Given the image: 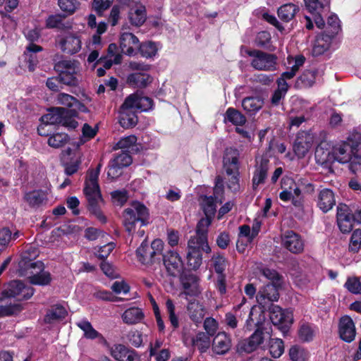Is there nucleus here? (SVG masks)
I'll return each instance as SVG.
<instances>
[{
	"label": "nucleus",
	"instance_id": "6e6d98bb",
	"mask_svg": "<svg viewBox=\"0 0 361 361\" xmlns=\"http://www.w3.org/2000/svg\"><path fill=\"white\" fill-rule=\"evenodd\" d=\"M212 265L218 275L224 274L227 267V261L224 257L220 255H214L212 257Z\"/></svg>",
	"mask_w": 361,
	"mask_h": 361
},
{
	"label": "nucleus",
	"instance_id": "9d476101",
	"mask_svg": "<svg viewBox=\"0 0 361 361\" xmlns=\"http://www.w3.org/2000/svg\"><path fill=\"white\" fill-rule=\"evenodd\" d=\"M317 142V135L311 130L298 133L293 150L298 158H303Z\"/></svg>",
	"mask_w": 361,
	"mask_h": 361
},
{
	"label": "nucleus",
	"instance_id": "37998d69",
	"mask_svg": "<svg viewBox=\"0 0 361 361\" xmlns=\"http://www.w3.org/2000/svg\"><path fill=\"white\" fill-rule=\"evenodd\" d=\"M264 102L259 97H249L242 102V106L245 111L250 113H256L263 106Z\"/></svg>",
	"mask_w": 361,
	"mask_h": 361
},
{
	"label": "nucleus",
	"instance_id": "0eeeda50",
	"mask_svg": "<svg viewBox=\"0 0 361 361\" xmlns=\"http://www.w3.org/2000/svg\"><path fill=\"white\" fill-rule=\"evenodd\" d=\"M240 53L252 57L250 64L252 68L258 71H272L276 70V58L274 55L259 50H248L241 47Z\"/></svg>",
	"mask_w": 361,
	"mask_h": 361
},
{
	"label": "nucleus",
	"instance_id": "ddd939ff",
	"mask_svg": "<svg viewBox=\"0 0 361 361\" xmlns=\"http://www.w3.org/2000/svg\"><path fill=\"white\" fill-rule=\"evenodd\" d=\"M4 294L7 297H18L19 300L29 299L34 294V288L20 281L15 280L8 284Z\"/></svg>",
	"mask_w": 361,
	"mask_h": 361
},
{
	"label": "nucleus",
	"instance_id": "f3484780",
	"mask_svg": "<svg viewBox=\"0 0 361 361\" xmlns=\"http://www.w3.org/2000/svg\"><path fill=\"white\" fill-rule=\"evenodd\" d=\"M282 245L294 254H298L304 250V241L301 236L293 231L286 232L281 238Z\"/></svg>",
	"mask_w": 361,
	"mask_h": 361
},
{
	"label": "nucleus",
	"instance_id": "f03ea898",
	"mask_svg": "<svg viewBox=\"0 0 361 361\" xmlns=\"http://www.w3.org/2000/svg\"><path fill=\"white\" fill-rule=\"evenodd\" d=\"M102 165L98 164L95 169L89 170L84 188V193L88 202L89 210L102 222L105 223L106 218L99 209V204L102 202L100 188L98 184V178Z\"/></svg>",
	"mask_w": 361,
	"mask_h": 361
},
{
	"label": "nucleus",
	"instance_id": "a878e982",
	"mask_svg": "<svg viewBox=\"0 0 361 361\" xmlns=\"http://www.w3.org/2000/svg\"><path fill=\"white\" fill-rule=\"evenodd\" d=\"M240 152L233 147L227 148L224 156V166L228 175L237 173L239 169Z\"/></svg>",
	"mask_w": 361,
	"mask_h": 361
},
{
	"label": "nucleus",
	"instance_id": "b1692460",
	"mask_svg": "<svg viewBox=\"0 0 361 361\" xmlns=\"http://www.w3.org/2000/svg\"><path fill=\"white\" fill-rule=\"evenodd\" d=\"M126 106H130L135 112L147 111L152 109L153 106L152 100L138 94H131L126 100Z\"/></svg>",
	"mask_w": 361,
	"mask_h": 361
},
{
	"label": "nucleus",
	"instance_id": "4c0bfd02",
	"mask_svg": "<svg viewBox=\"0 0 361 361\" xmlns=\"http://www.w3.org/2000/svg\"><path fill=\"white\" fill-rule=\"evenodd\" d=\"M143 317L142 310L135 307L127 309L121 316L123 322L127 324H137L142 320Z\"/></svg>",
	"mask_w": 361,
	"mask_h": 361
},
{
	"label": "nucleus",
	"instance_id": "f8f14e48",
	"mask_svg": "<svg viewBox=\"0 0 361 361\" xmlns=\"http://www.w3.org/2000/svg\"><path fill=\"white\" fill-rule=\"evenodd\" d=\"M231 347L232 340L228 333L219 331L213 337L211 344L213 355H225L231 350Z\"/></svg>",
	"mask_w": 361,
	"mask_h": 361
},
{
	"label": "nucleus",
	"instance_id": "338daca9",
	"mask_svg": "<svg viewBox=\"0 0 361 361\" xmlns=\"http://www.w3.org/2000/svg\"><path fill=\"white\" fill-rule=\"evenodd\" d=\"M18 0H0V13H10L18 6Z\"/></svg>",
	"mask_w": 361,
	"mask_h": 361
},
{
	"label": "nucleus",
	"instance_id": "20e7f679",
	"mask_svg": "<svg viewBox=\"0 0 361 361\" xmlns=\"http://www.w3.org/2000/svg\"><path fill=\"white\" fill-rule=\"evenodd\" d=\"M307 11L310 16H305V26L307 30H312L314 27L313 22L319 29H324L325 26L324 17L330 11L331 0H303Z\"/></svg>",
	"mask_w": 361,
	"mask_h": 361
},
{
	"label": "nucleus",
	"instance_id": "6ab92c4d",
	"mask_svg": "<svg viewBox=\"0 0 361 361\" xmlns=\"http://www.w3.org/2000/svg\"><path fill=\"white\" fill-rule=\"evenodd\" d=\"M255 161V170L252 178L254 187L264 182L269 169V160L267 156H257Z\"/></svg>",
	"mask_w": 361,
	"mask_h": 361
},
{
	"label": "nucleus",
	"instance_id": "1a4fd4ad",
	"mask_svg": "<svg viewBox=\"0 0 361 361\" xmlns=\"http://www.w3.org/2000/svg\"><path fill=\"white\" fill-rule=\"evenodd\" d=\"M41 121L48 126L61 124L68 128H75L78 122L69 115L68 109L63 107H55L41 118Z\"/></svg>",
	"mask_w": 361,
	"mask_h": 361
},
{
	"label": "nucleus",
	"instance_id": "0e129e2a",
	"mask_svg": "<svg viewBox=\"0 0 361 361\" xmlns=\"http://www.w3.org/2000/svg\"><path fill=\"white\" fill-rule=\"evenodd\" d=\"M59 6L63 11L71 14L78 8V2L76 0H59Z\"/></svg>",
	"mask_w": 361,
	"mask_h": 361
},
{
	"label": "nucleus",
	"instance_id": "bb28decb",
	"mask_svg": "<svg viewBox=\"0 0 361 361\" xmlns=\"http://www.w3.org/2000/svg\"><path fill=\"white\" fill-rule=\"evenodd\" d=\"M199 281V279L194 274L185 275L181 279L183 288L182 294L185 295L186 299L188 300V296L197 297L200 294L201 289Z\"/></svg>",
	"mask_w": 361,
	"mask_h": 361
},
{
	"label": "nucleus",
	"instance_id": "473e14b6",
	"mask_svg": "<svg viewBox=\"0 0 361 361\" xmlns=\"http://www.w3.org/2000/svg\"><path fill=\"white\" fill-rule=\"evenodd\" d=\"M336 204L333 191L328 188H324L318 195L317 205L324 212H327L333 208Z\"/></svg>",
	"mask_w": 361,
	"mask_h": 361
},
{
	"label": "nucleus",
	"instance_id": "9b49d317",
	"mask_svg": "<svg viewBox=\"0 0 361 361\" xmlns=\"http://www.w3.org/2000/svg\"><path fill=\"white\" fill-rule=\"evenodd\" d=\"M269 317L274 325L278 326L281 331L286 334L293 323V313L283 310L278 305H273L270 309Z\"/></svg>",
	"mask_w": 361,
	"mask_h": 361
},
{
	"label": "nucleus",
	"instance_id": "864d4df0",
	"mask_svg": "<svg viewBox=\"0 0 361 361\" xmlns=\"http://www.w3.org/2000/svg\"><path fill=\"white\" fill-rule=\"evenodd\" d=\"M68 140V136L66 133H56L48 139V144L50 147L59 148L63 147Z\"/></svg>",
	"mask_w": 361,
	"mask_h": 361
},
{
	"label": "nucleus",
	"instance_id": "4d7b16f0",
	"mask_svg": "<svg viewBox=\"0 0 361 361\" xmlns=\"http://www.w3.org/2000/svg\"><path fill=\"white\" fill-rule=\"evenodd\" d=\"M111 161L115 166H118L123 169L131 164L132 159L128 153L122 151L121 153L118 154Z\"/></svg>",
	"mask_w": 361,
	"mask_h": 361
},
{
	"label": "nucleus",
	"instance_id": "2f4dec72",
	"mask_svg": "<svg viewBox=\"0 0 361 361\" xmlns=\"http://www.w3.org/2000/svg\"><path fill=\"white\" fill-rule=\"evenodd\" d=\"M333 39L332 36L328 35L326 31L319 35L312 47V55L318 56L324 54L329 49Z\"/></svg>",
	"mask_w": 361,
	"mask_h": 361
},
{
	"label": "nucleus",
	"instance_id": "2eb2a0df",
	"mask_svg": "<svg viewBox=\"0 0 361 361\" xmlns=\"http://www.w3.org/2000/svg\"><path fill=\"white\" fill-rule=\"evenodd\" d=\"M187 264L190 269L196 270L202 264V257L201 250L204 252L203 245L195 240H189L188 243Z\"/></svg>",
	"mask_w": 361,
	"mask_h": 361
},
{
	"label": "nucleus",
	"instance_id": "dca6fc26",
	"mask_svg": "<svg viewBox=\"0 0 361 361\" xmlns=\"http://www.w3.org/2000/svg\"><path fill=\"white\" fill-rule=\"evenodd\" d=\"M119 44L124 54L134 56L137 54L140 40L134 34L128 32H122L120 35Z\"/></svg>",
	"mask_w": 361,
	"mask_h": 361
},
{
	"label": "nucleus",
	"instance_id": "f257e3e1",
	"mask_svg": "<svg viewBox=\"0 0 361 361\" xmlns=\"http://www.w3.org/2000/svg\"><path fill=\"white\" fill-rule=\"evenodd\" d=\"M332 150L334 161L356 164L361 158V134L352 132L346 140L334 145Z\"/></svg>",
	"mask_w": 361,
	"mask_h": 361
},
{
	"label": "nucleus",
	"instance_id": "e433bc0d",
	"mask_svg": "<svg viewBox=\"0 0 361 361\" xmlns=\"http://www.w3.org/2000/svg\"><path fill=\"white\" fill-rule=\"evenodd\" d=\"M337 223L342 233H348L353 228V219L345 209L338 208Z\"/></svg>",
	"mask_w": 361,
	"mask_h": 361
},
{
	"label": "nucleus",
	"instance_id": "ea45409f",
	"mask_svg": "<svg viewBox=\"0 0 361 361\" xmlns=\"http://www.w3.org/2000/svg\"><path fill=\"white\" fill-rule=\"evenodd\" d=\"M224 123H231L234 126H243L246 122V118L239 111L233 108H228L224 118Z\"/></svg>",
	"mask_w": 361,
	"mask_h": 361
},
{
	"label": "nucleus",
	"instance_id": "c85d7f7f",
	"mask_svg": "<svg viewBox=\"0 0 361 361\" xmlns=\"http://www.w3.org/2000/svg\"><path fill=\"white\" fill-rule=\"evenodd\" d=\"M59 44L61 49L69 54L78 52L81 49V40L80 37L73 34H68L60 39Z\"/></svg>",
	"mask_w": 361,
	"mask_h": 361
},
{
	"label": "nucleus",
	"instance_id": "09e8293b",
	"mask_svg": "<svg viewBox=\"0 0 361 361\" xmlns=\"http://www.w3.org/2000/svg\"><path fill=\"white\" fill-rule=\"evenodd\" d=\"M158 51V47L156 43L152 42H147L140 44L137 49L142 56L145 58H152L154 56Z\"/></svg>",
	"mask_w": 361,
	"mask_h": 361
},
{
	"label": "nucleus",
	"instance_id": "7c9ffc66",
	"mask_svg": "<svg viewBox=\"0 0 361 361\" xmlns=\"http://www.w3.org/2000/svg\"><path fill=\"white\" fill-rule=\"evenodd\" d=\"M137 122L136 112L130 107L126 106V102L123 104L119 114V123L124 128L135 126Z\"/></svg>",
	"mask_w": 361,
	"mask_h": 361
},
{
	"label": "nucleus",
	"instance_id": "de8ad7c7",
	"mask_svg": "<svg viewBox=\"0 0 361 361\" xmlns=\"http://www.w3.org/2000/svg\"><path fill=\"white\" fill-rule=\"evenodd\" d=\"M77 325L83 331L84 336L86 338L94 339L97 338H101L104 339L102 335L93 328L90 322L88 321H80L77 324Z\"/></svg>",
	"mask_w": 361,
	"mask_h": 361
},
{
	"label": "nucleus",
	"instance_id": "5fc2aeb1",
	"mask_svg": "<svg viewBox=\"0 0 361 361\" xmlns=\"http://www.w3.org/2000/svg\"><path fill=\"white\" fill-rule=\"evenodd\" d=\"M344 286L353 294H361V282L357 277H349Z\"/></svg>",
	"mask_w": 361,
	"mask_h": 361
},
{
	"label": "nucleus",
	"instance_id": "49530a36",
	"mask_svg": "<svg viewBox=\"0 0 361 361\" xmlns=\"http://www.w3.org/2000/svg\"><path fill=\"white\" fill-rule=\"evenodd\" d=\"M262 335V331L259 330L255 331L247 340L245 345V350L247 353H251L256 350L263 342Z\"/></svg>",
	"mask_w": 361,
	"mask_h": 361
},
{
	"label": "nucleus",
	"instance_id": "603ef678",
	"mask_svg": "<svg viewBox=\"0 0 361 361\" xmlns=\"http://www.w3.org/2000/svg\"><path fill=\"white\" fill-rule=\"evenodd\" d=\"M289 356L292 361H306L308 353L304 348L295 345L289 350Z\"/></svg>",
	"mask_w": 361,
	"mask_h": 361
},
{
	"label": "nucleus",
	"instance_id": "c756f323",
	"mask_svg": "<svg viewBox=\"0 0 361 361\" xmlns=\"http://www.w3.org/2000/svg\"><path fill=\"white\" fill-rule=\"evenodd\" d=\"M128 20L131 25L140 27L147 20V11L145 6L141 3H135L128 12Z\"/></svg>",
	"mask_w": 361,
	"mask_h": 361
},
{
	"label": "nucleus",
	"instance_id": "79ce46f5",
	"mask_svg": "<svg viewBox=\"0 0 361 361\" xmlns=\"http://www.w3.org/2000/svg\"><path fill=\"white\" fill-rule=\"evenodd\" d=\"M42 47L35 44H30L27 46V49L25 52L26 60L28 63V68L30 71H33L38 63V60L36 56V53L42 51Z\"/></svg>",
	"mask_w": 361,
	"mask_h": 361
},
{
	"label": "nucleus",
	"instance_id": "a19ab883",
	"mask_svg": "<svg viewBox=\"0 0 361 361\" xmlns=\"http://www.w3.org/2000/svg\"><path fill=\"white\" fill-rule=\"evenodd\" d=\"M299 11V7L294 4H286L278 9L279 17L283 21L291 20Z\"/></svg>",
	"mask_w": 361,
	"mask_h": 361
},
{
	"label": "nucleus",
	"instance_id": "4468645a",
	"mask_svg": "<svg viewBox=\"0 0 361 361\" xmlns=\"http://www.w3.org/2000/svg\"><path fill=\"white\" fill-rule=\"evenodd\" d=\"M56 104L66 106L70 108V110H68L69 112V115L75 118L78 116L79 112H87V108L80 101H78L75 97L66 94V93H59L56 98Z\"/></svg>",
	"mask_w": 361,
	"mask_h": 361
},
{
	"label": "nucleus",
	"instance_id": "3c124183",
	"mask_svg": "<svg viewBox=\"0 0 361 361\" xmlns=\"http://www.w3.org/2000/svg\"><path fill=\"white\" fill-rule=\"evenodd\" d=\"M25 200L31 207H38L44 200V194L42 191H32L25 194Z\"/></svg>",
	"mask_w": 361,
	"mask_h": 361
},
{
	"label": "nucleus",
	"instance_id": "72a5a7b5",
	"mask_svg": "<svg viewBox=\"0 0 361 361\" xmlns=\"http://www.w3.org/2000/svg\"><path fill=\"white\" fill-rule=\"evenodd\" d=\"M328 144L321 142L318 145L315 150V159L321 165L328 164L334 162L333 150L329 151Z\"/></svg>",
	"mask_w": 361,
	"mask_h": 361
},
{
	"label": "nucleus",
	"instance_id": "a211bd4d",
	"mask_svg": "<svg viewBox=\"0 0 361 361\" xmlns=\"http://www.w3.org/2000/svg\"><path fill=\"white\" fill-rule=\"evenodd\" d=\"M161 258L169 274L176 276L182 271L183 264L178 252L168 251L165 255L162 254Z\"/></svg>",
	"mask_w": 361,
	"mask_h": 361
},
{
	"label": "nucleus",
	"instance_id": "7ed1b4c3",
	"mask_svg": "<svg viewBox=\"0 0 361 361\" xmlns=\"http://www.w3.org/2000/svg\"><path fill=\"white\" fill-rule=\"evenodd\" d=\"M149 223L148 209L140 202L131 203L123 212V224L129 234L135 232L137 224H140L142 227L147 226Z\"/></svg>",
	"mask_w": 361,
	"mask_h": 361
},
{
	"label": "nucleus",
	"instance_id": "6e6552de",
	"mask_svg": "<svg viewBox=\"0 0 361 361\" xmlns=\"http://www.w3.org/2000/svg\"><path fill=\"white\" fill-rule=\"evenodd\" d=\"M27 257L23 255L22 260L20 262V267L27 266L31 271L27 279L32 285L47 286L51 281V274L49 271L44 270V264L38 261L35 262H26Z\"/></svg>",
	"mask_w": 361,
	"mask_h": 361
},
{
	"label": "nucleus",
	"instance_id": "e2e57ef3",
	"mask_svg": "<svg viewBox=\"0 0 361 361\" xmlns=\"http://www.w3.org/2000/svg\"><path fill=\"white\" fill-rule=\"evenodd\" d=\"M351 251L356 252L361 248V231L356 229L353 231L349 244Z\"/></svg>",
	"mask_w": 361,
	"mask_h": 361
},
{
	"label": "nucleus",
	"instance_id": "c9c22d12",
	"mask_svg": "<svg viewBox=\"0 0 361 361\" xmlns=\"http://www.w3.org/2000/svg\"><path fill=\"white\" fill-rule=\"evenodd\" d=\"M151 82V76L145 72L131 73L127 77L128 84L134 87H145Z\"/></svg>",
	"mask_w": 361,
	"mask_h": 361
},
{
	"label": "nucleus",
	"instance_id": "680f3d73",
	"mask_svg": "<svg viewBox=\"0 0 361 361\" xmlns=\"http://www.w3.org/2000/svg\"><path fill=\"white\" fill-rule=\"evenodd\" d=\"M136 142L137 137L135 135L124 137L116 143V148L121 149L126 152L132 147Z\"/></svg>",
	"mask_w": 361,
	"mask_h": 361
},
{
	"label": "nucleus",
	"instance_id": "5701e85b",
	"mask_svg": "<svg viewBox=\"0 0 361 361\" xmlns=\"http://www.w3.org/2000/svg\"><path fill=\"white\" fill-rule=\"evenodd\" d=\"M111 355L117 361H139V356L133 350L122 344H114L109 348Z\"/></svg>",
	"mask_w": 361,
	"mask_h": 361
},
{
	"label": "nucleus",
	"instance_id": "39448f33",
	"mask_svg": "<svg viewBox=\"0 0 361 361\" xmlns=\"http://www.w3.org/2000/svg\"><path fill=\"white\" fill-rule=\"evenodd\" d=\"M164 242L161 239L154 240L149 246L145 240L136 250L137 260L143 264L160 262L164 250Z\"/></svg>",
	"mask_w": 361,
	"mask_h": 361
},
{
	"label": "nucleus",
	"instance_id": "412c9836",
	"mask_svg": "<svg viewBox=\"0 0 361 361\" xmlns=\"http://www.w3.org/2000/svg\"><path fill=\"white\" fill-rule=\"evenodd\" d=\"M183 341L187 345L197 348L201 353H206L212 344L209 336L203 331H199L192 337L184 336Z\"/></svg>",
	"mask_w": 361,
	"mask_h": 361
},
{
	"label": "nucleus",
	"instance_id": "f704fd0d",
	"mask_svg": "<svg viewBox=\"0 0 361 361\" xmlns=\"http://www.w3.org/2000/svg\"><path fill=\"white\" fill-rule=\"evenodd\" d=\"M188 312L190 318L196 324L200 323L205 315L204 306L195 300L188 302Z\"/></svg>",
	"mask_w": 361,
	"mask_h": 361
},
{
	"label": "nucleus",
	"instance_id": "cd10ccee",
	"mask_svg": "<svg viewBox=\"0 0 361 361\" xmlns=\"http://www.w3.org/2000/svg\"><path fill=\"white\" fill-rule=\"evenodd\" d=\"M282 191L279 194V197L284 202H288L293 197V195L299 197L301 195V190L297 186L294 180L290 177H283L281 180Z\"/></svg>",
	"mask_w": 361,
	"mask_h": 361
},
{
	"label": "nucleus",
	"instance_id": "bf43d9fd",
	"mask_svg": "<svg viewBox=\"0 0 361 361\" xmlns=\"http://www.w3.org/2000/svg\"><path fill=\"white\" fill-rule=\"evenodd\" d=\"M204 329L208 336H214L217 334L216 331L219 329V323L215 319L207 317L204 322Z\"/></svg>",
	"mask_w": 361,
	"mask_h": 361
},
{
	"label": "nucleus",
	"instance_id": "052dcab7",
	"mask_svg": "<svg viewBox=\"0 0 361 361\" xmlns=\"http://www.w3.org/2000/svg\"><path fill=\"white\" fill-rule=\"evenodd\" d=\"M317 71L308 70L305 71L300 77L301 83L305 87H312L315 82Z\"/></svg>",
	"mask_w": 361,
	"mask_h": 361
},
{
	"label": "nucleus",
	"instance_id": "69168bd1",
	"mask_svg": "<svg viewBox=\"0 0 361 361\" xmlns=\"http://www.w3.org/2000/svg\"><path fill=\"white\" fill-rule=\"evenodd\" d=\"M260 273L266 279L271 281V283H281V277L274 269L263 268L260 270Z\"/></svg>",
	"mask_w": 361,
	"mask_h": 361
},
{
	"label": "nucleus",
	"instance_id": "4be33fe9",
	"mask_svg": "<svg viewBox=\"0 0 361 361\" xmlns=\"http://www.w3.org/2000/svg\"><path fill=\"white\" fill-rule=\"evenodd\" d=\"M281 283H269L262 287L257 295V302L261 305H265L267 301H277L279 298V288Z\"/></svg>",
	"mask_w": 361,
	"mask_h": 361
},
{
	"label": "nucleus",
	"instance_id": "aec40b11",
	"mask_svg": "<svg viewBox=\"0 0 361 361\" xmlns=\"http://www.w3.org/2000/svg\"><path fill=\"white\" fill-rule=\"evenodd\" d=\"M212 221V218L205 216L201 219L196 228L195 235L190 238V240H195L198 243L203 245L204 252L209 253L211 249L207 243V228L210 226Z\"/></svg>",
	"mask_w": 361,
	"mask_h": 361
},
{
	"label": "nucleus",
	"instance_id": "13d9d810",
	"mask_svg": "<svg viewBox=\"0 0 361 361\" xmlns=\"http://www.w3.org/2000/svg\"><path fill=\"white\" fill-rule=\"evenodd\" d=\"M298 335L302 341H310L314 336V330L310 324H304L300 326Z\"/></svg>",
	"mask_w": 361,
	"mask_h": 361
},
{
	"label": "nucleus",
	"instance_id": "58836bf2",
	"mask_svg": "<svg viewBox=\"0 0 361 361\" xmlns=\"http://www.w3.org/2000/svg\"><path fill=\"white\" fill-rule=\"evenodd\" d=\"M67 315V311L61 305H56L52 307L46 314L44 317V322L47 324H54Z\"/></svg>",
	"mask_w": 361,
	"mask_h": 361
},
{
	"label": "nucleus",
	"instance_id": "c03bdc74",
	"mask_svg": "<svg viewBox=\"0 0 361 361\" xmlns=\"http://www.w3.org/2000/svg\"><path fill=\"white\" fill-rule=\"evenodd\" d=\"M326 29V32L328 31L327 35L332 36L333 38L341 31V21L337 15L331 13L327 18L326 25L324 27Z\"/></svg>",
	"mask_w": 361,
	"mask_h": 361
},
{
	"label": "nucleus",
	"instance_id": "a18cd8bd",
	"mask_svg": "<svg viewBox=\"0 0 361 361\" xmlns=\"http://www.w3.org/2000/svg\"><path fill=\"white\" fill-rule=\"evenodd\" d=\"M216 197L204 196L202 197L201 207L205 216L212 218L216 212Z\"/></svg>",
	"mask_w": 361,
	"mask_h": 361
},
{
	"label": "nucleus",
	"instance_id": "423d86ee",
	"mask_svg": "<svg viewBox=\"0 0 361 361\" xmlns=\"http://www.w3.org/2000/svg\"><path fill=\"white\" fill-rule=\"evenodd\" d=\"M59 73L61 82L68 86H77L81 71L80 63L75 60H62L54 66Z\"/></svg>",
	"mask_w": 361,
	"mask_h": 361
},
{
	"label": "nucleus",
	"instance_id": "8fccbe9b",
	"mask_svg": "<svg viewBox=\"0 0 361 361\" xmlns=\"http://www.w3.org/2000/svg\"><path fill=\"white\" fill-rule=\"evenodd\" d=\"M269 352L274 358H278L284 352L283 342L280 338H271L269 341Z\"/></svg>",
	"mask_w": 361,
	"mask_h": 361
},
{
	"label": "nucleus",
	"instance_id": "393cba45",
	"mask_svg": "<svg viewBox=\"0 0 361 361\" xmlns=\"http://www.w3.org/2000/svg\"><path fill=\"white\" fill-rule=\"evenodd\" d=\"M338 332L341 338L347 343H350L355 339L356 335L355 326L353 319L349 316H343L341 318Z\"/></svg>",
	"mask_w": 361,
	"mask_h": 361
},
{
	"label": "nucleus",
	"instance_id": "774afa93",
	"mask_svg": "<svg viewBox=\"0 0 361 361\" xmlns=\"http://www.w3.org/2000/svg\"><path fill=\"white\" fill-rule=\"evenodd\" d=\"M115 248L114 243H109L103 246L95 248V254L100 259L106 258Z\"/></svg>",
	"mask_w": 361,
	"mask_h": 361
}]
</instances>
